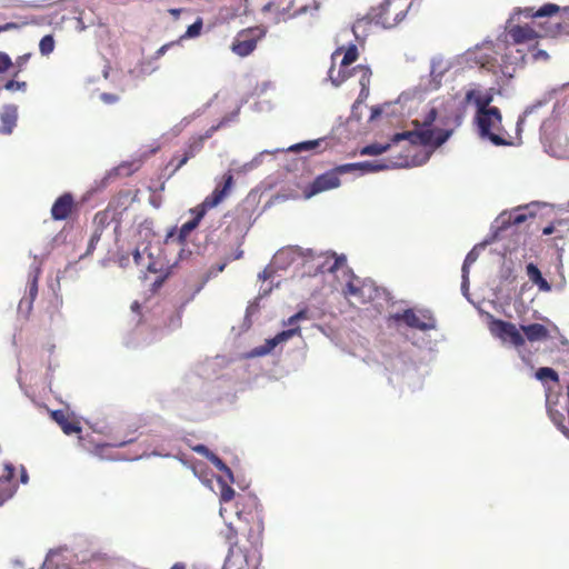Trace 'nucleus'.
<instances>
[{"label":"nucleus","instance_id":"obj_49","mask_svg":"<svg viewBox=\"0 0 569 569\" xmlns=\"http://www.w3.org/2000/svg\"><path fill=\"white\" fill-rule=\"evenodd\" d=\"M19 471H20V482L22 485H27L29 482V475H28L26 467L23 465H21L19 468Z\"/></svg>","mask_w":569,"mask_h":569},{"label":"nucleus","instance_id":"obj_46","mask_svg":"<svg viewBox=\"0 0 569 569\" xmlns=\"http://www.w3.org/2000/svg\"><path fill=\"white\" fill-rule=\"evenodd\" d=\"M496 67H497V63H496V59H493V58L487 59L485 61H480V68H482L487 71L496 72Z\"/></svg>","mask_w":569,"mask_h":569},{"label":"nucleus","instance_id":"obj_31","mask_svg":"<svg viewBox=\"0 0 569 569\" xmlns=\"http://www.w3.org/2000/svg\"><path fill=\"white\" fill-rule=\"evenodd\" d=\"M493 101V93L492 89L489 91L482 93L481 98L477 101V110H490L493 109V106H491V102Z\"/></svg>","mask_w":569,"mask_h":569},{"label":"nucleus","instance_id":"obj_34","mask_svg":"<svg viewBox=\"0 0 569 569\" xmlns=\"http://www.w3.org/2000/svg\"><path fill=\"white\" fill-rule=\"evenodd\" d=\"M529 217H533V214L532 213H527L522 209H517V210H515L513 212L510 213L509 222L515 224V226H519V224L523 223L525 221H527V219Z\"/></svg>","mask_w":569,"mask_h":569},{"label":"nucleus","instance_id":"obj_3","mask_svg":"<svg viewBox=\"0 0 569 569\" xmlns=\"http://www.w3.org/2000/svg\"><path fill=\"white\" fill-rule=\"evenodd\" d=\"M410 7V0H386L377 8H372L367 18L358 19L352 31L358 37V30L365 29L371 21L383 28L396 27L406 18Z\"/></svg>","mask_w":569,"mask_h":569},{"label":"nucleus","instance_id":"obj_15","mask_svg":"<svg viewBox=\"0 0 569 569\" xmlns=\"http://www.w3.org/2000/svg\"><path fill=\"white\" fill-rule=\"evenodd\" d=\"M389 168H391V166L386 162L365 161V162H358V163L341 164V166L335 168L333 171H337V176L339 177L340 173L351 172L357 169H361L367 172H376V171L387 170Z\"/></svg>","mask_w":569,"mask_h":569},{"label":"nucleus","instance_id":"obj_56","mask_svg":"<svg viewBox=\"0 0 569 569\" xmlns=\"http://www.w3.org/2000/svg\"><path fill=\"white\" fill-rule=\"evenodd\" d=\"M410 166V161L408 158H400L399 161L393 162L392 167H408Z\"/></svg>","mask_w":569,"mask_h":569},{"label":"nucleus","instance_id":"obj_37","mask_svg":"<svg viewBox=\"0 0 569 569\" xmlns=\"http://www.w3.org/2000/svg\"><path fill=\"white\" fill-rule=\"evenodd\" d=\"M203 22L202 19H197L196 22H193L191 26L188 27L186 33L182 36V39L184 38H194L198 37L201 32Z\"/></svg>","mask_w":569,"mask_h":569},{"label":"nucleus","instance_id":"obj_58","mask_svg":"<svg viewBox=\"0 0 569 569\" xmlns=\"http://www.w3.org/2000/svg\"><path fill=\"white\" fill-rule=\"evenodd\" d=\"M168 12L171 16H173L176 19H178L180 13L182 12V9H174V8H172V9H169Z\"/></svg>","mask_w":569,"mask_h":569},{"label":"nucleus","instance_id":"obj_48","mask_svg":"<svg viewBox=\"0 0 569 569\" xmlns=\"http://www.w3.org/2000/svg\"><path fill=\"white\" fill-rule=\"evenodd\" d=\"M306 318H307L306 311H299L289 318L288 325L293 326L298 320L306 319Z\"/></svg>","mask_w":569,"mask_h":569},{"label":"nucleus","instance_id":"obj_44","mask_svg":"<svg viewBox=\"0 0 569 569\" xmlns=\"http://www.w3.org/2000/svg\"><path fill=\"white\" fill-rule=\"evenodd\" d=\"M4 88L9 91L26 90L27 83L24 81L9 80L4 84Z\"/></svg>","mask_w":569,"mask_h":569},{"label":"nucleus","instance_id":"obj_36","mask_svg":"<svg viewBox=\"0 0 569 569\" xmlns=\"http://www.w3.org/2000/svg\"><path fill=\"white\" fill-rule=\"evenodd\" d=\"M189 157L182 153L181 156L174 154L168 163V167H173L172 172H177L181 167H183L188 161Z\"/></svg>","mask_w":569,"mask_h":569},{"label":"nucleus","instance_id":"obj_51","mask_svg":"<svg viewBox=\"0 0 569 569\" xmlns=\"http://www.w3.org/2000/svg\"><path fill=\"white\" fill-rule=\"evenodd\" d=\"M20 24L16 22H8L0 26V32L19 29Z\"/></svg>","mask_w":569,"mask_h":569},{"label":"nucleus","instance_id":"obj_60","mask_svg":"<svg viewBox=\"0 0 569 569\" xmlns=\"http://www.w3.org/2000/svg\"><path fill=\"white\" fill-rule=\"evenodd\" d=\"M469 267L470 266H467V263L463 262V264H462V277H463L465 281L468 279Z\"/></svg>","mask_w":569,"mask_h":569},{"label":"nucleus","instance_id":"obj_41","mask_svg":"<svg viewBox=\"0 0 569 569\" xmlns=\"http://www.w3.org/2000/svg\"><path fill=\"white\" fill-rule=\"evenodd\" d=\"M481 96H482V92L475 90V89H470L466 92L465 102L466 103H475V106L477 107V101L481 98Z\"/></svg>","mask_w":569,"mask_h":569},{"label":"nucleus","instance_id":"obj_9","mask_svg":"<svg viewBox=\"0 0 569 569\" xmlns=\"http://www.w3.org/2000/svg\"><path fill=\"white\" fill-rule=\"evenodd\" d=\"M224 219H228L226 231L233 232L237 238H242L251 227V212L242 206L227 212Z\"/></svg>","mask_w":569,"mask_h":569},{"label":"nucleus","instance_id":"obj_16","mask_svg":"<svg viewBox=\"0 0 569 569\" xmlns=\"http://www.w3.org/2000/svg\"><path fill=\"white\" fill-rule=\"evenodd\" d=\"M18 108L13 104L4 106L0 113V134H10L17 126Z\"/></svg>","mask_w":569,"mask_h":569},{"label":"nucleus","instance_id":"obj_26","mask_svg":"<svg viewBox=\"0 0 569 569\" xmlns=\"http://www.w3.org/2000/svg\"><path fill=\"white\" fill-rule=\"evenodd\" d=\"M536 378L538 380H540L541 382H546L547 380H550L555 383H558L559 382V375L558 372L552 369V368H549V367H541L539 368L536 373H535Z\"/></svg>","mask_w":569,"mask_h":569},{"label":"nucleus","instance_id":"obj_2","mask_svg":"<svg viewBox=\"0 0 569 569\" xmlns=\"http://www.w3.org/2000/svg\"><path fill=\"white\" fill-rule=\"evenodd\" d=\"M232 184L233 176L231 171H228L222 176L213 191L207 196L200 204L190 209V213L193 216V218L190 221L183 223L179 230L173 228L167 233L166 242H169L170 239H173V241H177L178 244H183L190 232L199 226L207 211L220 204L229 196Z\"/></svg>","mask_w":569,"mask_h":569},{"label":"nucleus","instance_id":"obj_54","mask_svg":"<svg viewBox=\"0 0 569 569\" xmlns=\"http://www.w3.org/2000/svg\"><path fill=\"white\" fill-rule=\"evenodd\" d=\"M168 277V272L161 277H158L154 282L152 283L153 288L154 289H158L162 286V283L164 282V280L167 279Z\"/></svg>","mask_w":569,"mask_h":569},{"label":"nucleus","instance_id":"obj_50","mask_svg":"<svg viewBox=\"0 0 569 569\" xmlns=\"http://www.w3.org/2000/svg\"><path fill=\"white\" fill-rule=\"evenodd\" d=\"M193 450L202 456H206L207 458H209L211 455V452L204 445H198L193 448Z\"/></svg>","mask_w":569,"mask_h":569},{"label":"nucleus","instance_id":"obj_35","mask_svg":"<svg viewBox=\"0 0 569 569\" xmlns=\"http://www.w3.org/2000/svg\"><path fill=\"white\" fill-rule=\"evenodd\" d=\"M279 343L276 337L272 339H268L263 346H260L254 349L253 355L256 356H264L269 352H271L274 347Z\"/></svg>","mask_w":569,"mask_h":569},{"label":"nucleus","instance_id":"obj_24","mask_svg":"<svg viewBox=\"0 0 569 569\" xmlns=\"http://www.w3.org/2000/svg\"><path fill=\"white\" fill-rule=\"evenodd\" d=\"M547 409L552 422L560 429L565 430V415L562 411L557 409V402H552L551 397L549 395H547Z\"/></svg>","mask_w":569,"mask_h":569},{"label":"nucleus","instance_id":"obj_22","mask_svg":"<svg viewBox=\"0 0 569 569\" xmlns=\"http://www.w3.org/2000/svg\"><path fill=\"white\" fill-rule=\"evenodd\" d=\"M355 73L359 74V84L361 87L358 101L366 99L369 96V86L371 79V70L366 66H358L353 69Z\"/></svg>","mask_w":569,"mask_h":569},{"label":"nucleus","instance_id":"obj_7","mask_svg":"<svg viewBox=\"0 0 569 569\" xmlns=\"http://www.w3.org/2000/svg\"><path fill=\"white\" fill-rule=\"evenodd\" d=\"M393 321H403L409 328L418 329L421 331L435 330L437 321L432 312L428 309L415 311L409 308L402 312H397L390 316Z\"/></svg>","mask_w":569,"mask_h":569},{"label":"nucleus","instance_id":"obj_39","mask_svg":"<svg viewBox=\"0 0 569 569\" xmlns=\"http://www.w3.org/2000/svg\"><path fill=\"white\" fill-rule=\"evenodd\" d=\"M38 276H39V271H37L30 282H29V296H30V302H32L37 295H38Z\"/></svg>","mask_w":569,"mask_h":569},{"label":"nucleus","instance_id":"obj_52","mask_svg":"<svg viewBox=\"0 0 569 569\" xmlns=\"http://www.w3.org/2000/svg\"><path fill=\"white\" fill-rule=\"evenodd\" d=\"M30 54H23L17 59V67L19 68V71L23 68V66L27 63Z\"/></svg>","mask_w":569,"mask_h":569},{"label":"nucleus","instance_id":"obj_4","mask_svg":"<svg viewBox=\"0 0 569 569\" xmlns=\"http://www.w3.org/2000/svg\"><path fill=\"white\" fill-rule=\"evenodd\" d=\"M473 122L481 139H487L498 147L516 144L509 136H505L502 114L498 107L485 111L476 110Z\"/></svg>","mask_w":569,"mask_h":569},{"label":"nucleus","instance_id":"obj_5","mask_svg":"<svg viewBox=\"0 0 569 569\" xmlns=\"http://www.w3.org/2000/svg\"><path fill=\"white\" fill-rule=\"evenodd\" d=\"M237 531L229 527L227 540L230 545L227 562L236 569H258L261 560L260 551L247 546H240Z\"/></svg>","mask_w":569,"mask_h":569},{"label":"nucleus","instance_id":"obj_1","mask_svg":"<svg viewBox=\"0 0 569 569\" xmlns=\"http://www.w3.org/2000/svg\"><path fill=\"white\" fill-rule=\"evenodd\" d=\"M438 117L436 108H430L421 118L411 121L412 130L395 133L391 143H371L360 151L362 156H378L388 151L391 144L408 140L411 144L430 147L432 149L442 146L452 134V130L433 127Z\"/></svg>","mask_w":569,"mask_h":569},{"label":"nucleus","instance_id":"obj_20","mask_svg":"<svg viewBox=\"0 0 569 569\" xmlns=\"http://www.w3.org/2000/svg\"><path fill=\"white\" fill-rule=\"evenodd\" d=\"M521 330L525 333L526 338L531 342L542 341L549 338L548 329L541 323L521 326Z\"/></svg>","mask_w":569,"mask_h":569},{"label":"nucleus","instance_id":"obj_53","mask_svg":"<svg viewBox=\"0 0 569 569\" xmlns=\"http://www.w3.org/2000/svg\"><path fill=\"white\" fill-rule=\"evenodd\" d=\"M477 260V254L473 252V251H470L466 258H465V263H467V266H470L475 261Z\"/></svg>","mask_w":569,"mask_h":569},{"label":"nucleus","instance_id":"obj_59","mask_svg":"<svg viewBox=\"0 0 569 569\" xmlns=\"http://www.w3.org/2000/svg\"><path fill=\"white\" fill-rule=\"evenodd\" d=\"M170 44H163L162 47H160L157 51V57H161L166 53L167 49L169 48Z\"/></svg>","mask_w":569,"mask_h":569},{"label":"nucleus","instance_id":"obj_62","mask_svg":"<svg viewBox=\"0 0 569 569\" xmlns=\"http://www.w3.org/2000/svg\"><path fill=\"white\" fill-rule=\"evenodd\" d=\"M170 569H186V566L181 562H177Z\"/></svg>","mask_w":569,"mask_h":569},{"label":"nucleus","instance_id":"obj_38","mask_svg":"<svg viewBox=\"0 0 569 569\" xmlns=\"http://www.w3.org/2000/svg\"><path fill=\"white\" fill-rule=\"evenodd\" d=\"M4 473L0 477V485L1 483H13L12 480L14 478V467L10 462H6L3 466Z\"/></svg>","mask_w":569,"mask_h":569},{"label":"nucleus","instance_id":"obj_25","mask_svg":"<svg viewBox=\"0 0 569 569\" xmlns=\"http://www.w3.org/2000/svg\"><path fill=\"white\" fill-rule=\"evenodd\" d=\"M113 219V211L109 208L98 211L93 217L94 230L102 232Z\"/></svg>","mask_w":569,"mask_h":569},{"label":"nucleus","instance_id":"obj_19","mask_svg":"<svg viewBox=\"0 0 569 569\" xmlns=\"http://www.w3.org/2000/svg\"><path fill=\"white\" fill-rule=\"evenodd\" d=\"M542 234H555V240H563L569 236V220L558 219L542 229Z\"/></svg>","mask_w":569,"mask_h":569},{"label":"nucleus","instance_id":"obj_10","mask_svg":"<svg viewBox=\"0 0 569 569\" xmlns=\"http://www.w3.org/2000/svg\"><path fill=\"white\" fill-rule=\"evenodd\" d=\"M490 331L503 342H510L515 347L525 345V338L512 322L495 319L490 322Z\"/></svg>","mask_w":569,"mask_h":569},{"label":"nucleus","instance_id":"obj_61","mask_svg":"<svg viewBox=\"0 0 569 569\" xmlns=\"http://www.w3.org/2000/svg\"><path fill=\"white\" fill-rule=\"evenodd\" d=\"M141 258H142V257H141V253L139 252V250H138V249H137V250H134V252H133V260H134V262H136L137 264H140V260H141Z\"/></svg>","mask_w":569,"mask_h":569},{"label":"nucleus","instance_id":"obj_32","mask_svg":"<svg viewBox=\"0 0 569 569\" xmlns=\"http://www.w3.org/2000/svg\"><path fill=\"white\" fill-rule=\"evenodd\" d=\"M54 49V39L51 34L44 36L39 43V50L41 54L48 56L50 54Z\"/></svg>","mask_w":569,"mask_h":569},{"label":"nucleus","instance_id":"obj_17","mask_svg":"<svg viewBox=\"0 0 569 569\" xmlns=\"http://www.w3.org/2000/svg\"><path fill=\"white\" fill-rule=\"evenodd\" d=\"M51 418L60 426L62 431L68 436L81 432V426L79 425V422L70 420L68 413L63 410H53L51 412Z\"/></svg>","mask_w":569,"mask_h":569},{"label":"nucleus","instance_id":"obj_42","mask_svg":"<svg viewBox=\"0 0 569 569\" xmlns=\"http://www.w3.org/2000/svg\"><path fill=\"white\" fill-rule=\"evenodd\" d=\"M101 234L102 232H100L99 230H93L88 243L87 254H90L96 249L97 243L101 239Z\"/></svg>","mask_w":569,"mask_h":569},{"label":"nucleus","instance_id":"obj_29","mask_svg":"<svg viewBox=\"0 0 569 569\" xmlns=\"http://www.w3.org/2000/svg\"><path fill=\"white\" fill-rule=\"evenodd\" d=\"M220 485V501L221 502H229L234 498L236 491L234 489L229 486L227 482L222 481L221 479L218 480Z\"/></svg>","mask_w":569,"mask_h":569},{"label":"nucleus","instance_id":"obj_55","mask_svg":"<svg viewBox=\"0 0 569 569\" xmlns=\"http://www.w3.org/2000/svg\"><path fill=\"white\" fill-rule=\"evenodd\" d=\"M340 266V259L335 258L333 262L326 269L329 272H335Z\"/></svg>","mask_w":569,"mask_h":569},{"label":"nucleus","instance_id":"obj_30","mask_svg":"<svg viewBox=\"0 0 569 569\" xmlns=\"http://www.w3.org/2000/svg\"><path fill=\"white\" fill-rule=\"evenodd\" d=\"M208 459L214 465V467L222 471L231 482H233V473L231 469L218 456L211 453Z\"/></svg>","mask_w":569,"mask_h":569},{"label":"nucleus","instance_id":"obj_23","mask_svg":"<svg viewBox=\"0 0 569 569\" xmlns=\"http://www.w3.org/2000/svg\"><path fill=\"white\" fill-rule=\"evenodd\" d=\"M527 274L532 283L538 286L540 291L548 292L551 290L550 283L542 277L538 267L533 263L527 266Z\"/></svg>","mask_w":569,"mask_h":569},{"label":"nucleus","instance_id":"obj_6","mask_svg":"<svg viewBox=\"0 0 569 569\" xmlns=\"http://www.w3.org/2000/svg\"><path fill=\"white\" fill-rule=\"evenodd\" d=\"M358 48L356 44L338 47L331 54L332 66L329 69L331 82L338 87L349 77L347 68L358 59Z\"/></svg>","mask_w":569,"mask_h":569},{"label":"nucleus","instance_id":"obj_43","mask_svg":"<svg viewBox=\"0 0 569 569\" xmlns=\"http://www.w3.org/2000/svg\"><path fill=\"white\" fill-rule=\"evenodd\" d=\"M319 144V140L313 141H306L298 144H295L290 148L292 151H300V150H311L316 148Z\"/></svg>","mask_w":569,"mask_h":569},{"label":"nucleus","instance_id":"obj_63","mask_svg":"<svg viewBox=\"0 0 569 569\" xmlns=\"http://www.w3.org/2000/svg\"><path fill=\"white\" fill-rule=\"evenodd\" d=\"M242 254H243L242 250L238 251L237 254L234 256V259H240L242 257Z\"/></svg>","mask_w":569,"mask_h":569},{"label":"nucleus","instance_id":"obj_21","mask_svg":"<svg viewBox=\"0 0 569 569\" xmlns=\"http://www.w3.org/2000/svg\"><path fill=\"white\" fill-rule=\"evenodd\" d=\"M560 11V7L553 3H546L537 11L533 8L527 7L523 9H519V13L523 14L527 18H543L550 17Z\"/></svg>","mask_w":569,"mask_h":569},{"label":"nucleus","instance_id":"obj_45","mask_svg":"<svg viewBox=\"0 0 569 569\" xmlns=\"http://www.w3.org/2000/svg\"><path fill=\"white\" fill-rule=\"evenodd\" d=\"M10 67H12L10 57L4 52H0V73L6 72Z\"/></svg>","mask_w":569,"mask_h":569},{"label":"nucleus","instance_id":"obj_8","mask_svg":"<svg viewBox=\"0 0 569 569\" xmlns=\"http://www.w3.org/2000/svg\"><path fill=\"white\" fill-rule=\"evenodd\" d=\"M264 34V30L259 27L240 30L232 41L231 51L241 58L247 57L256 50Z\"/></svg>","mask_w":569,"mask_h":569},{"label":"nucleus","instance_id":"obj_14","mask_svg":"<svg viewBox=\"0 0 569 569\" xmlns=\"http://www.w3.org/2000/svg\"><path fill=\"white\" fill-rule=\"evenodd\" d=\"M552 32L543 31L542 36H549ZM508 36L511 38L513 43H526L540 37L533 28L529 26H513L508 30Z\"/></svg>","mask_w":569,"mask_h":569},{"label":"nucleus","instance_id":"obj_12","mask_svg":"<svg viewBox=\"0 0 569 569\" xmlns=\"http://www.w3.org/2000/svg\"><path fill=\"white\" fill-rule=\"evenodd\" d=\"M373 292L375 288L371 283L360 282L358 279L349 281L345 289V295L359 303L370 301L373 298Z\"/></svg>","mask_w":569,"mask_h":569},{"label":"nucleus","instance_id":"obj_57","mask_svg":"<svg viewBox=\"0 0 569 569\" xmlns=\"http://www.w3.org/2000/svg\"><path fill=\"white\" fill-rule=\"evenodd\" d=\"M533 58L536 60H539V59H542V60H547L549 58L548 53L543 50H538L535 54H533Z\"/></svg>","mask_w":569,"mask_h":569},{"label":"nucleus","instance_id":"obj_64","mask_svg":"<svg viewBox=\"0 0 569 569\" xmlns=\"http://www.w3.org/2000/svg\"><path fill=\"white\" fill-rule=\"evenodd\" d=\"M562 11L569 18V7H565Z\"/></svg>","mask_w":569,"mask_h":569},{"label":"nucleus","instance_id":"obj_33","mask_svg":"<svg viewBox=\"0 0 569 569\" xmlns=\"http://www.w3.org/2000/svg\"><path fill=\"white\" fill-rule=\"evenodd\" d=\"M228 261H224L222 263H218L213 267H211L202 278V283L198 290H200L212 277H216L218 273L222 272L227 266Z\"/></svg>","mask_w":569,"mask_h":569},{"label":"nucleus","instance_id":"obj_47","mask_svg":"<svg viewBox=\"0 0 569 569\" xmlns=\"http://www.w3.org/2000/svg\"><path fill=\"white\" fill-rule=\"evenodd\" d=\"M100 99L108 104L116 103L119 100V97L114 93H101Z\"/></svg>","mask_w":569,"mask_h":569},{"label":"nucleus","instance_id":"obj_28","mask_svg":"<svg viewBox=\"0 0 569 569\" xmlns=\"http://www.w3.org/2000/svg\"><path fill=\"white\" fill-rule=\"evenodd\" d=\"M18 490L16 483H1L0 485V505L11 499Z\"/></svg>","mask_w":569,"mask_h":569},{"label":"nucleus","instance_id":"obj_13","mask_svg":"<svg viewBox=\"0 0 569 569\" xmlns=\"http://www.w3.org/2000/svg\"><path fill=\"white\" fill-rule=\"evenodd\" d=\"M76 207L74 198L71 193L66 192L61 194L53 202L51 208V217L53 220H66L68 219Z\"/></svg>","mask_w":569,"mask_h":569},{"label":"nucleus","instance_id":"obj_18","mask_svg":"<svg viewBox=\"0 0 569 569\" xmlns=\"http://www.w3.org/2000/svg\"><path fill=\"white\" fill-rule=\"evenodd\" d=\"M263 522L258 517H252L251 526L248 530L247 540L250 548L259 550L262 545Z\"/></svg>","mask_w":569,"mask_h":569},{"label":"nucleus","instance_id":"obj_40","mask_svg":"<svg viewBox=\"0 0 569 569\" xmlns=\"http://www.w3.org/2000/svg\"><path fill=\"white\" fill-rule=\"evenodd\" d=\"M300 332V328L299 327H296V328H291V329H288V330H283L282 332H279L276 338L277 340L280 342H283L288 339H290L291 337H293L295 335H298Z\"/></svg>","mask_w":569,"mask_h":569},{"label":"nucleus","instance_id":"obj_11","mask_svg":"<svg viewBox=\"0 0 569 569\" xmlns=\"http://www.w3.org/2000/svg\"><path fill=\"white\" fill-rule=\"evenodd\" d=\"M339 184L340 179L337 176V171L330 170L318 176L305 190V194L307 198H310L319 192L337 188Z\"/></svg>","mask_w":569,"mask_h":569},{"label":"nucleus","instance_id":"obj_27","mask_svg":"<svg viewBox=\"0 0 569 569\" xmlns=\"http://www.w3.org/2000/svg\"><path fill=\"white\" fill-rule=\"evenodd\" d=\"M203 148V138H192L184 149L183 153L189 157V159L193 158L197 153L201 151Z\"/></svg>","mask_w":569,"mask_h":569}]
</instances>
